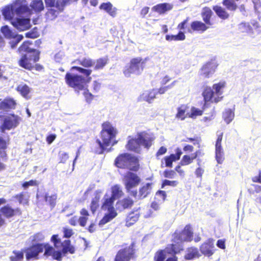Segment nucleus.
I'll use <instances>...</instances> for the list:
<instances>
[{"label": "nucleus", "instance_id": "1", "mask_svg": "<svg viewBox=\"0 0 261 261\" xmlns=\"http://www.w3.org/2000/svg\"><path fill=\"white\" fill-rule=\"evenodd\" d=\"M154 137L151 134L145 132L139 133L137 138L130 139L126 145V148L136 152H140L141 146L148 149L152 145Z\"/></svg>", "mask_w": 261, "mask_h": 261}, {"label": "nucleus", "instance_id": "2", "mask_svg": "<svg viewBox=\"0 0 261 261\" xmlns=\"http://www.w3.org/2000/svg\"><path fill=\"white\" fill-rule=\"evenodd\" d=\"M102 129L101 132V136L102 140L101 142L100 140L96 141L99 147L100 148V151L99 153H102L106 149L107 147L109 146L115 138L117 133L116 129L109 122H104L102 124Z\"/></svg>", "mask_w": 261, "mask_h": 261}, {"label": "nucleus", "instance_id": "3", "mask_svg": "<svg viewBox=\"0 0 261 261\" xmlns=\"http://www.w3.org/2000/svg\"><path fill=\"white\" fill-rule=\"evenodd\" d=\"M182 250L181 246L179 245L176 247V245H170L164 250H161L156 252L154 255L155 261H177V257L174 255Z\"/></svg>", "mask_w": 261, "mask_h": 261}, {"label": "nucleus", "instance_id": "4", "mask_svg": "<svg viewBox=\"0 0 261 261\" xmlns=\"http://www.w3.org/2000/svg\"><path fill=\"white\" fill-rule=\"evenodd\" d=\"M115 164L118 168H127L133 171H137L138 169L137 159L128 153L120 155L115 160Z\"/></svg>", "mask_w": 261, "mask_h": 261}, {"label": "nucleus", "instance_id": "5", "mask_svg": "<svg viewBox=\"0 0 261 261\" xmlns=\"http://www.w3.org/2000/svg\"><path fill=\"white\" fill-rule=\"evenodd\" d=\"M148 58L143 59L141 57L133 58L130 62V66L125 69L123 73L125 76L129 77L131 74H140L143 70Z\"/></svg>", "mask_w": 261, "mask_h": 261}, {"label": "nucleus", "instance_id": "6", "mask_svg": "<svg viewBox=\"0 0 261 261\" xmlns=\"http://www.w3.org/2000/svg\"><path fill=\"white\" fill-rule=\"evenodd\" d=\"M21 119L20 117L14 114L6 116L4 117L0 116V131L4 133L6 130H11L15 128L19 124Z\"/></svg>", "mask_w": 261, "mask_h": 261}, {"label": "nucleus", "instance_id": "7", "mask_svg": "<svg viewBox=\"0 0 261 261\" xmlns=\"http://www.w3.org/2000/svg\"><path fill=\"white\" fill-rule=\"evenodd\" d=\"M140 181V178L136 174L130 172H127L123 178L124 184L127 192L135 197L137 195V192L136 190H132V189L137 187Z\"/></svg>", "mask_w": 261, "mask_h": 261}, {"label": "nucleus", "instance_id": "8", "mask_svg": "<svg viewBox=\"0 0 261 261\" xmlns=\"http://www.w3.org/2000/svg\"><path fill=\"white\" fill-rule=\"evenodd\" d=\"M66 84L75 90H84L86 79L82 75L72 73H67L65 75Z\"/></svg>", "mask_w": 261, "mask_h": 261}, {"label": "nucleus", "instance_id": "9", "mask_svg": "<svg viewBox=\"0 0 261 261\" xmlns=\"http://www.w3.org/2000/svg\"><path fill=\"white\" fill-rule=\"evenodd\" d=\"M39 59V52L34 49L31 52L23 55L19 61V64L22 67L30 70L33 67V64Z\"/></svg>", "mask_w": 261, "mask_h": 261}, {"label": "nucleus", "instance_id": "10", "mask_svg": "<svg viewBox=\"0 0 261 261\" xmlns=\"http://www.w3.org/2000/svg\"><path fill=\"white\" fill-rule=\"evenodd\" d=\"M192 234L191 227L187 225L180 233H178L176 232L174 233V241L176 243L172 245H176L177 248L180 245L182 249V242L183 241H190L192 240Z\"/></svg>", "mask_w": 261, "mask_h": 261}, {"label": "nucleus", "instance_id": "11", "mask_svg": "<svg viewBox=\"0 0 261 261\" xmlns=\"http://www.w3.org/2000/svg\"><path fill=\"white\" fill-rule=\"evenodd\" d=\"M1 31L6 38L11 39L9 43L12 48H15L23 38L22 35H17L13 32L7 25L2 27Z\"/></svg>", "mask_w": 261, "mask_h": 261}, {"label": "nucleus", "instance_id": "12", "mask_svg": "<svg viewBox=\"0 0 261 261\" xmlns=\"http://www.w3.org/2000/svg\"><path fill=\"white\" fill-rule=\"evenodd\" d=\"M200 250L201 253L207 257L211 256L216 250L214 240L213 239L207 240L201 245Z\"/></svg>", "mask_w": 261, "mask_h": 261}, {"label": "nucleus", "instance_id": "13", "mask_svg": "<svg viewBox=\"0 0 261 261\" xmlns=\"http://www.w3.org/2000/svg\"><path fill=\"white\" fill-rule=\"evenodd\" d=\"M223 133H220L218 135V138L215 144L216 159L219 164H221L224 159V153L221 145Z\"/></svg>", "mask_w": 261, "mask_h": 261}, {"label": "nucleus", "instance_id": "14", "mask_svg": "<svg viewBox=\"0 0 261 261\" xmlns=\"http://www.w3.org/2000/svg\"><path fill=\"white\" fill-rule=\"evenodd\" d=\"M11 23L19 31H25L29 29L31 27L29 18H17L15 19L12 20Z\"/></svg>", "mask_w": 261, "mask_h": 261}, {"label": "nucleus", "instance_id": "15", "mask_svg": "<svg viewBox=\"0 0 261 261\" xmlns=\"http://www.w3.org/2000/svg\"><path fill=\"white\" fill-rule=\"evenodd\" d=\"M12 6L15 14L17 15L30 11L28 3L26 0H16L12 4Z\"/></svg>", "mask_w": 261, "mask_h": 261}, {"label": "nucleus", "instance_id": "16", "mask_svg": "<svg viewBox=\"0 0 261 261\" xmlns=\"http://www.w3.org/2000/svg\"><path fill=\"white\" fill-rule=\"evenodd\" d=\"M217 67V64L215 61L207 62L202 67L200 74L205 77H210L214 74Z\"/></svg>", "mask_w": 261, "mask_h": 261}, {"label": "nucleus", "instance_id": "17", "mask_svg": "<svg viewBox=\"0 0 261 261\" xmlns=\"http://www.w3.org/2000/svg\"><path fill=\"white\" fill-rule=\"evenodd\" d=\"M46 245L43 244H37L29 248L26 252V258L28 260H30L33 258H36L38 254L42 252L43 250H45Z\"/></svg>", "mask_w": 261, "mask_h": 261}, {"label": "nucleus", "instance_id": "18", "mask_svg": "<svg viewBox=\"0 0 261 261\" xmlns=\"http://www.w3.org/2000/svg\"><path fill=\"white\" fill-rule=\"evenodd\" d=\"M133 253V248L130 247L120 250L117 253L115 261H129Z\"/></svg>", "mask_w": 261, "mask_h": 261}, {"label": "nucleus", "instance_id": "19", "mask_svg": "<svg viewBox=\"0 0 261 261\" xmlns=\"http://www.w3.org/2000/svg\"><path fill=\"white\" fill-rule=\"evenodd\" d=\"M64 9L62 7L59 3L57 2V5L55 7L50 8L48 9L47 12L46 13V18L48 20H54L60 13L62 12Z\"/></svg>", "mask_w": 261, "mask_h": 261}, {"label": "nucleus", "instance_id": "20", "mask_svg": "<svg viewBox=\"0 0 261 261\" xmlns=\"http://www.w3.org/2000/svg\"><path fill=\"white\" fill-rule=\"evenodd\" d=\"M226 83L224 81H221L217 84H214L213 86V89H212L215 93V96L217 97L215 98V103H217L221 101L223 98L222 96L223 91V90L225 87Z\"/></svg>", "mask_w": 261, "mask_h": 261}, {"label": "nucleus", "instance_id": "21", "mask_svg": "<svg viewBox=\"0 0 261 261\" xmlns=\"http://www.w3.org/2000/svg\"><path fill=\"white\" fill-rule=\"evenodd\" d=\"M62 253L59 251H56L55 249L49 245H46L44 255L46 256H52L53 258L58 261H61L62 258Z\"/></svg>", "mask_w": 261, "mask_h": 261}, {"label": "nucleus", "instance_id": "22", "mask_svg": "<svg viewBox=\"0 0 261 261\" xmlns=\"http://www.w3.org/2000/svg\"><path fill=\"white\" fill-rule=\"evenodd\" d=\"M157 94V92L154 89L150 90L145 91L140 96V99L141 100H144L151 103L155 98V96Z\"/></svg>", "mask_w": 261, "mask_h": 261}, {"label": "nucleus", "instance_id": "23", "mask_svg": "<svg viewBox=\"0 0 261 261\" xmlns=\"http://www.w3.org/2000/svg\"><path fill=\"white\" fill-rule=\"evenodd\" d=\"M103 202L102 205V208L104 210L108 211H116L114 206L113 203L115 199L111 196H109L106 194L103 197Z\"/></svg>", "mask_w": 261, "mask_h": 261}, {"label": "nucleus", "instance_id": "24", "mask_svg": "<svg viewBox=\"0 0 261 261\" xmlns=\"http://www.w3.org/2000/svg\"><path fill=\"white\" fill-rule=\"evenodd\" d=\"M202 95L203 96L204 101L206 102H215V98L217 97L215 96L214 91L210 87H206Z\"/></svg>", "mask_w": 261, "mask_h": 261}, {"label": "nucleus", "instance_id": "25", "mask_svg": "<svg viewBox=\"0 0 261 261\" xmlns=\"http://www.w3.org/2000/svg\"><path fill=\"white\" fill-rule=\"evenodd\" d=\"M1 212L6 217L10 218L14 215H20L21 212L19 208L14 210L9 206H5L1 209Z\"/></svg>", "mask_w": 261, "mask_h": 261}, {"label": "nucleus", "instance_id": "26", "mask_svg": "<svg viewBox=\"0 0 261 261\" xmlns=\"http://www.w3.org/2000/svg\"><path fill=\"white\" fill-rule=\"evenodd\" d=\"M133 204V200L129 197L124 198L118 201L116 203L117 209L122 211L124 209L130 207Z\"/></svg>", "mask_w": 261, "mask_h": 261}, {"label": "nucleus", "instance_id": "27", "mask_svg": "<svg viewBox=\"0 0 261 261\" xmlns=\"http://www.w3.org/2000/svg\"><path fill=\"white\" fill-rule=\"evenodd\" d=\"M16 105L15 101L11 98L0 99V110H6L9 109H14Z\"/></svg>", "mask_w": 261, "mask_h": 261}, {"label": "nucleus", "instance_id": "28", "mask_svg": "<svg viewBox=\"0 0 261 261\" xmlns=\"http://www.w3.org/2000/svg\"><path fill=\"white\" fill-rule=\"evenodd\" d=\"M199 256L200 254L198 249L195 247H190L187 249L185 258L187 260H191Z\"/></svg>", "mask_w": 261, "mask_h": 261}, {"label": "nucleus", "instance_id": "29", "mask_svg": "<svg viewBox=\"0 0 261 261\" xmlns=\"http://www.w3.org/2000/svg\"><path fill=\"white\" fill-rule=\"evenodd\" d=\"M101 193L102 191L101 190H97L95 193V197L92 199L90 205L91 210L93 213L96 211L99 206V201Z\"/></svg>", "mask_w": 261, "mask_h": 261}, {"label": "nucleus", "instance_id": "30", "mask_svg": "<svg viewBox=\"0 0 261 261\" xmlns=\"http://www.w3.org/2000/svg\"><path fill=\"white\" fill-rule=\"evenodd\" d=\"M99 8L106 11L112 17H115L116 15L117 9L115 8H113L112 4L110 2L101 4Z\"/></svg>", "mask_w": 261, "mask_h": 261}, {"label": "nucleus", "instance_id": "31", "mask_svg": "<svg viewBox=\"0 0 261 261\" xmlns=\"http://www.w3.org/2000/svg\"><path fill=\"white\" fill-rule=\"evenodd\" d=\"M172 6L169 4L164 3L160 4L154 6L152 9L160 14L165 13V12L171 10Z\"/></svg>", "mask_w": 261, "mask_h": 261}, {"label": "nucleus", "instance_id": "32", "mask_svg": "<svg viewBox=\"0 0 261 261\" xmlns=\"http://www.w3.org/2000/svg\"><path fill=\"white\" fill-rule=\"evenodd\" d=\"M2 14L6 19L13 20L15 14L14 11L12 8V5L6 6L2 11Z\"/></svg>", "mask_w": 261, "mask_h": 261}, {"label": "nucleus", "instance_id": "33", "mask_svg": "<svg viewBox=\"0 0 261 261\" xmlns=\"http://www.w3.org/2000/svg\"><path fill=\"white\" fill-rule=\"evenodd\" d=\"M213 12L210 8L204 7L203 8L201 15L203 18V21L206 24L212 25V23L210 21V18L212 15Z\"/></svg>", "mask_w": 261, "mask_h": 261}, {"label": "nucleus", "instance_id": "34", "mask_svg": "<svg viewBox=\"0 0 261 261\" xmlns=\"http://www.w3.org/2000/svg\"><path fill=\"white\" fill-rule=\"evenodd\" d=\"M30 7L36 12H40L44 9L42 0L32 1L30 4Z\"/></svg>", "mask_w": 261, "mask_h": 261}, {"label": "nucleus", "instance_id": "35", "mask_svg": "<svg viewBox=\"0 0 261 261\" xmlns=\"http://www.w3.org/2000/svg\"><path fill=\"white\" fill-rule=\"evenodd\" d=\"M108 213L106 214L103 218L100 221L99 224L102 225L107 223L110 222L117 215L116 211H108Z\"/></svg>", "mask_w": 261, "mask_h": 261}, {"label": "nucleus", "instance_id": "36", "mask_svg": "<svg viewBox=\"0 0 261 261\" xmlns=\"http://www.w3.org/2000/svg\"><path fill=\"white\" fill-rule=\"evenodd\" d=\"M191 28L193 31L204 32L208 29L206 25L199 21L193 22L191 25Z\"/></svg>", "mask_w": 261, "mask_h": 261}, {"label": "nucleus", "instance_id": "37", "mask_svg": "<svg viewBox=\"0 0 261 261\" xmlns=\"http://www.w3.org/2000/svg\"><path fill=\"white\" fill-rule=\"evenodd\" d=\"M187 106L182 105L177 108V113L176 114V118L181 120H184L187 117H189V113L186 114Z\"/></svg>", "mask_w": 261, "mask_h": 261}, {"label": "nucleus", "instance_id": "38", "mask_svg": "<svg viewBox=\"0 0 261 261\" xmlns=\"http://www.w3.org/2000/svg\"><path fill=\"white\" fill-rule=\"evenodd\" d=\"M123 194L121 187L119 185H116L112 187L111 197L115 200L121 197Z\"/></svg>", "mask_w": 261, "mask_h": 261}, {"label": "nucleus", "instance_id": "39", "mask_svg": "<svg viewBox=\"0 0 261 261\" xmlns=\"http://www.w3.org/2000/svg\"><path fill=\"white\" fill-rule=\"evenodd\" d=\"M45 200L50 205L51 208L55 207L56 203L57 195L56 194L47 193L45 195Z\"/></svg>", "mask_w": 261, "mask_h": 261}, {"label": "nucleus", "instance_id": "40", "mask_svg": "<svg viewBox=\"0 0 261 261\" xmlns=\"http://www.w3.org/2000/svg\"><path fill=\"white\" fill-rule=\"evenodd\" d=\"M138 213H132L129 214L126 219V226L129 227L135 223L139 219Z\"/></svg>", "mask_w": 261, "mask_h": 261}, {"label": "nucleus", "instance_id": "41", "mask_svg": "<svg viewBox=\"0 0 261 261\" xmlns=\"http://www.w3.org/2000/svg\"><path fill=\"white\" fill-rule=\"evenodd\" d=\"M234 114L231 109H226L223 114L224 120L227 124H229L233 119Z\"/></svg>", "mask_w": 261, "mask_h": 261}, {"label": "nucleus", "instance_id": "42", "mask_svg": "<svg viewBox=\"0 0 261 261\" xmlns=\"http://www.w3.org/2000/svg\"><path fill=\"white\" fill-rule=\"evenodd\" d=\"M213 10L215 11L217 15L221 18L225 19L228 17V14L222 7L216 6L213 7Z\"/></svg>", "mask_w": 261, "mask_h": 261}, {"label": "nucleus", "instance_id": "43", "mask_svg": "<svg viewBox=\"0 0 261 261\" xmlns=\"http://www.w3.org/2000/svg\"><path fill=\"white\" fill-rule=\"evenodd\" d=\"M151 189V184L147 183L143 186L139 190V197L140 198H145L149 193Z\"/></svg>", "mask_w": 261, "mask_h": 261}, {"label": "nucleus", "instance_id": "44", "mask_svg": "<svg viewBox=\"0 0 261 261\" xmlns=\"http://www.w3.org/2000/svg\"><path fill=\"white\" fill-rule=\"evenodd\" d=\"M62 245V252L64 254H66L68 252H70L71 254L74 253V248L72 246L70 245V241L69 240H65L63 243Z\"/></svg>", "mask_w": 261, "mask_h": 261}, {"label": "nucleus", "instance_id": "45", "mask_svg": "<svg viewBox=\"0 0 261 261\" xmlns=\"http://www.w3.org/2000/svg\"><path fill=\"white\" fill-rule=\"evenodd\" d=\"M17 90L18 92H20V93L21 94V95L26 98H28V94L30 92V88L25 84H20L19 85L17 88Z\"/></svg>", "mask_w": 261, "mask_h": 261}, {"label": "nucleus", "instance_id": "46", "mask_svg": "<svg viewBox=\"0 0 261 261\" xmlns=\"http://www.w3.org/2000/svg\"><path fill=\"white\" fill-rule=\"evenodd\" d=\"M108 59L107 58H102L97 59L95 61L94 69L96 70L102 69L107 64Z\"/></svg>", "mask_w": 261, "mask_h": 261}, {"label": "nucleus", "instance_id": "47", "mask_svg": "<svg viewBox=\"0 0 261 261\" xmlns=\"http://www.w3.org/2000/svg\"><path fill=\"white\" fill-rule=\"evenodd\" d=\"M79 62L81 65L87 68L92 67L95 64V61L89 58H83Z\"/></svg>", "mask_w": 261, "mask_h": 261}, {"label": "nucleus", "instance_id": "48", "mask_svg": "<svg viewBox=\"0 0 261 261\" xmlns=\"http://www.w3.org/2000/svg\"><path fill=\"white\" fill-rule=\"evenodd\" d=\"M223 4L227 8L228 10L234 11L237 6L234 3V0H224Z\"/></svg>", "mask_w": 261, "mask_h": 261}, {"label": "nucleus", "instance_id": "49", "mask_svg": "<svg viewBox=\"0 0 261 261\" xmlns=\"http://www.w3.org/2000/svg\"><path fill=\"white\" fill-rule=\"evenodd\" d=\"M23 258V253L21 251H13L10 257L11 261H21Z\"/></svg>", "mask_w": 261, "mask_h": 261}, {"label": "nucleus", "instance_id": "50", "mask_svg": "<svg viewBox=\"0 0 261 261\" xmlns=\"http://www.w3.org/2000/svg\"><path fill=\"white\" fill-rule=\"evenodd\" d=\"M30 44V43L29 41L24 42L18 49L19 53H22V52H26L27 54H28L29 53H30L32 50H34V49H32L29 47Z\"/></svg>", "mask_w": 261, "mask_h": 261}, {"label": "nucleus", "instance_id": "51", "mask_svg": "<svg viewBox=\"0 0 261 261\" xmlns=\"http://www.w3.org/2000/svg\"><path fill=\"white\" fill-rule=\"evenodd\" d=\"M202 111H201L197 108L193 107L191 109V113L190 114L189 113V117L193 118V119H195L197 116H201V115H202Z\"/></svg>", "mask_w": 261, "mask_h": 261}, {"label": "nucleus", "instance_id": "52", "mask_svg": "<svg viewBox=\"0 0 261 261\" xmlns=\"http://www.w3.org/2000/svg\"><path fill=\"white\" fill-rule=\"evenodd\" d=\"M15 197L19 201V203L27 204L28 203V198L24 193L17 195Z\"/></svg>", "mask_w": 261, "mask_h": 261}, {"label": "nucleus", "instance_id": "53", "mask_svg": "<svg viewBox=\"0 0 261 261\" xmlns=\"http://www.w3.org/2000/svg\"><path fill=\"white\" fill-rule=\"evenodd\" d=\"M59 157L60 159V163H65L69 159V155L68 153L66 152L60 151L59 153Z\"/></svg>", "mask_w": 261, "mask_h": 261}, {"label": "nucleus", "instance_id": "54", "mask_svg": "<svg viewBox=\"0 0 261 261\" xmlns=\"http://www.w3.org/2000/svg\"><path fill=\"white\" fill-rule=\"evenodd\" d=\"M178 182L176 180L170 181L167 179H165L163 181L162 185V188H164L166 186H169L173 187H175L178 185Z\"/></svg>", "mask_w": 261, "mask_h": 261}, {"label": "nucleus", "instance_id": "55", "mask_svg": "<svg viewBox=\"0 0 261 261\" xmlns=\"http://www.w3.org/2000/svg\"><path fill=\"white\" fill-rule=\"evenodd\" d=\"M252 2L255 11L258 14L261 13V0H252Z\"/></svg>", "mask_w": 261, "mask_h": 261}, {"label": "nucleus", "instance_id": "56", "mask_svg": "<svg viewBox=\"0 0 261 261\" xmlns=\"http://www.w3.org/2000/svg\"><path fill=\"white\" fill-rule=\"evenodd\" d=\"M72 69H76L80 72L84 74L86 76H88L89 75H90L92 72V70L90 69H86L80 67L74 66L72 68Z\"/></svg>", "mask_w": 261, "mask_h": 261}, {"label": "nucleus", "instance_id": "57", "mask_svg": "<svg viewBox=\"0 0 261 261\" xmlns=\"http://www.w3.org/2000/svg\"><path fill=\"white\" fill-rule=\"evenodd\" d=\"M174 158V154H172L170 156H167L165 158L166 167H172L173 162L176 161Z\"/></svg>", "mask_w": 261, "mask_h": 261}, {"label": "nucleus", "instance_id": "58", "mask_svg": "<svg viewBox=\"0 0 261 261\" xmlns=\"http://www.w3.org/2000/svg\"><path fill=\"white\" fill-rule=\"evenodd\" d=\"M192 162V159L191 156L188 155H185L182 157L180 162V164L182 166L188 165Z\"/></svg>", "mask_w": 261, "mask_h": 261}, {"label": "nucleus", "instance_id": "59", "mask_svg": "<svg viewBox=\"0 0 261 261\" xmlns=\"http://www.w3.org/2000/svg\"><path fill=\"white\" fill-rule=\"evenodd\" d=\"M79 0H57L60 6L64 9V7L68 5H70L74 2H77Z\"/></svg>", "mask_w": 261, "mask_h": 261}, {"label": "nucleus", "instance_id": "60", "mask_svg": "<svg viewBox=\"0 0 261 261\" xmlns=\"http://www.w3.org/2000/svg\"><path fill=\"white\" fill-rule=\"evenodd\" d=\"M239 29L242 32H249L251 31V27L248 23H241L239 25Z\"/></svg>", "mask_w": 261, "mask_h": 261}, {"label": "nucleus", "instance_id": "61", "mask_svg": "<svg viewBox=\"0 0 261 261\" xmlns=\"http://www.w3.org/2000/svg\"><path fill=\"white\" fill-rule=\"evenodd\" d=\"M166 197V192L164 191H159L156 194V198H159V200L164 201Z\"/></svg>", "mask_w": 261, "mask_h": 261}, {"label": "nucleus", "instance_id": "62", "mask_svg": "<svg viewBox=\"0 0 261 261\" xmlns=\"http://www.w3.org/2000/svg\"><path fill=\"white\" fill-rule=\"evenodd\" d=\"M175 175V172L173 170H165L164 175L166 178H173Z\"/></svg>", "mask_w": 261, "mask_h": 261}, {"label": "nucleus", "instance_id": "63", "mask_svg": "<svg viewBox=\"0 0 261 261\" xmlns=\"http://www.w3.org/2000/svg\"><path fill=\"white\" fill-rule=\"evenodd\" d=\"M46 7L52 8L55 7L57 5V0H44Z\"/></svg>", "mask_w": 261, "mask_h": 261}, {"label": "nucleus", "instance_id": "64", "mask_svg": "<svg viewBox=\"0 0 261 261\" xmlns=\"http://www.w3.org/2000/svg\"><path fill=\"white\" fill-rule=\"evenodd\" d=\"M73 232L71 229H69L67 228H64V236L65 238H70L73 234Z\"/></svg>", "mask_w": 261, "mask_h": 261}]
</instances>
